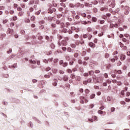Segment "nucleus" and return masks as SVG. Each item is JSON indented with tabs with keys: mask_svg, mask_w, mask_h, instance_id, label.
<instances>
[{
	"mask_svg": "<svg viewBox=\"0 0 130 130\" xmlns=\"http://www.w3.org/2000/svg\"><path fill=\"white\" fill-rule=\"evenodd\" d=\"M107 5L111 8H114L115 7V0H109L107 2Z\"/></svg>",
	"mask_w": 130,
	"mask_h": 130,
	"instance_id": "1",
	"label": "nucleus"
},
{
	"mask_svg": "<svg viewBox=\"0 0 130 130\" xmlns=\"http://www.w3.org/2000/svg\"><path fill=\"white\" fill-rule=\"evenodd\" d=\"M119 45L121 48H122V50H126V49H127V47L124 46V44H123L122 43L120 42Z\"/></svg>",
	"mask_w": 130,
	"mask_h": 130,
	"instance_id": "2",
	"label": "nucleus"
},
{
	"mask_svg": "<svg viewBox=\"0 0 130 130\" xmlns=\"http://www.w3.org/2000/svg\"><path fill=\"white\" fill-rule=\"evenodd\" d=\"M13 33H14V30L11 29V28H9L7 29V34H8V35L11 34L12 35V34H13Z\"/></svg>",
	"mask_w": 130,
	"mask_h": 130,
	"instance_id": "3",
	"label": "nucleus"
},
{
	"mask_svg": "<svg viewBox=\"0 0 130 130\" xmlns=\"http://www.w3.org/2000/svg\"><path fill=\"white\" fill-rule=\"evenodd\" d=\"M61 45H62L63 46H67V45H68V42H67V41L63 40L61 42Z\"/></svg>",
	"mask_w": 130,
	"mask_h": 130,
	"instance_id": "4",
	"label": "nucleus"
},
{
	"mask_svg": "<svg viewBox=\"0 0 130 130\" xmlns=\"http://www.w3.org/2000/svg\"><path fill=\"white\" fill-rule=\"evenodd\" d=\"M123 42H125V45H128L129 44V41L126 40L125 38H123L122 39Z\"/></svg>",
	"mask_w": 130,
	"mask_h": 130,
	"instance_id": "5",
	"label": "nucleus"
},
{
	"mask_svg": "<svg viewBox=\"0 0 130 130\" xmlns=\"http://www.w3.org/2000/svg\"><path fill=\"white\" fill-rule=\"evenodd\" d=\"M114 74H118L119 75H121V74H122V72H121V70H114Z\"/></svg>",
	"mask_w": 130,
	"mask_h": 130,
	"instance_id": "6",
	"label": "nucleus"
},
{
	"mask_svg": "<svg viewBox=\"0 0 130 130\" xmlns=\"http://www.w3.org/2000/svg\"><path fill=\"white\" fill-rule=\"evenodd\" d=\"M89 46H90V47H92V48H94V47H95V44L93 43V42H90L88 44Z\"/></svg>",
	"mask_w": 130,
	"mask_h": 130,
	"instance_id": "7",
	"label": "nucleus"
},
{
	"mask_svg": "<svg viewBox=\"0 0 130 130\" xmlns=\"http://www.w3.org/2000/svg\"><path fill=\"white\" fill-rule=\"evenodd\" d=\"M121 60H124L125 59V56L123 54H121L120 57Z\"/></svg>",
	"mask_w": 130,
	"mask_h": 130,
	"instance_id": "8",
	"label": "nucleus"
},
{
	"mask_svg": "<svg viewBox=\"0 0 130 130\" xmlns=\"http://www.w3.org/2000/svg\"><path fill=\"white\" fill-rule=\"evenodd\" d=\"M98 113H99V114H103L104 113V115H105V114H106V112H103L101 110H99L98 111Z\"/></svg>",
	"mask_w": 130,
	"mask_h": 130,
	"instance_id": "9",
	"label": "nucleus"
},
{
	"mask_svg": "<svg viewBox=\"0 0 130 130\" xmlns=\"http://www.w3.org/2000/svg\"><path fill=\"white\" fill-rule=\"evenodd\" d=\"M63 81H68V80H69V78L67 76L64 75L63 78Z\"/></svg>",
	"mask_w": 130,
	"mask_h": 130,
	"instance_id": "10",
	"label": "nucleus"
},
{
	"mask_svg": "<svg viewBox=\"0 0 130 130\" xmlns=\"http://www.w3.org/2000/svg\"><path fill=\"white\" fill-rule=\"evenodd\" d=\"M54 83H53V86H57V83H56V82H57V80L56 79H54Z\"/></svg>",
	"mask_w": 130,
	"mask_h": 130,
	"instance_id": "11",
	"label": "nucleus"
},
{
	"mask_svg": "<svg viewBox=\"0 0 130 130\" xmlns=\"http://www.w3.org/2000/svg\"><path fill=\"white\" fill-rule=\"evenodd\" d=\"M67 72L68 73V74H72V73H73V71L70 69H68L67 70Z\"/></svg>",
	"mask_w": 130,
	"mask_h": 130,
	"instance_id": "12",
	"label": "nucleus"
},
{
	"mask_svg": "<svg viewBox=\"0 0 130 130\" xmlns=\"http://www.w3.org/2000/svg\"><path fill=\"white\" fill-rule=\"evenodd\" d=\"M89 76H93L94 75V71H89Z\"/></svg>",
	"mask_w": 130,
	"mask_h": 130,
	"instance_id": "13",
	"label": "nucleus"
},
{
	"mask_svg": "<svg viewBox=\"0 0 130 130\" xmlns=\"http://www.w3.org/2000/svg\"><path fill=\"white\" fill-rule=\"evenodd\" d=\"M88 37V40H91V39H92V37H93V36H92V35H89L88 36H87Z\"/></svg>",
	"mask_w": 130,
	"mask_h": 130,
	"instance_id": "14",
	"label": "nucleus"
},
{
	"mask_svg": "<svg viewBox=\"0 0 130 130\" xmlns=\"http://www.w3.org/2000/svg\"><path fill=\"white\" fill-rule=\"evenodd\" d=\"M90 99H93L95 98V94H94V93L91 94L90 96Z\"/></svg>",
	"mask_w": 130,
	"mask_h": 130,
	"instance_id": "15",
	"label": "nucleus"
},
{
	"mask_svg": "<svg viewBox=\"0 0 130 130\" xmlns=\"http://www.w3.org/2000/svg\"><path fill=\"white\" fill-rule=\"evenodd\" d=\"M101 11H102V12H104V11L105 12H106V11H107V8H101Z\"/></svg>",
	"mask_w": 130,
	"mask_h": 130,
	"instance_id": "16",
	"label": "nucleus"
},
{
	"mask_svg": "<svg viewBox=\"0 0 130 130\" xmlns=\"http://www.w3.org/2000/svg\"><path fill=\"white\" fill-rule=\"evenodd\" d=\"M87 31L88 32H92V28L90 27L87 28Z\"/></svg>",
	"mask_w": 130,
	"mask_h": 130,
	"instance_id": "17",
	"label": "nucleus"
},
{
	"mask_svg": "<svg viewBox=\"0 0 130 130\" xmlns=\"http://www.w3.org/2000/svg\"><path fill=\"white\" fill-rule=\"evenodd\" d=\"M81 24H82V25H87V21H81Z\"/></svg>",
	"mask_w": 130,
	"mask_h": 130,
	"instance_id": "18",
	"label": "nucleus"
},
{
	"mask_svg": "<svg viewBox=\"0 0 130 130\" xmlns=\"http://www.w3.org/2000/svg\"><path fill=\"white\" fill-rule=\"evenodd\" d=\"M23 15H24V12H20L18 13V16L19 17H22V16H23Z\"/></svg>",
	"mask_w": 130,
	"mask_h": 130,
	"instance_id": "19",
	"label": "nucleus"
},
{
	"mask_svg": "<svg viewBox=\"0 0 130 130\" xmlns=\"http://www.w3.org/2000/svg\"><path fill=\"white\" fill-rule=\"evenodd\" d=\"M92 20L93 22H97V18H96V17H92Z\"/></svg>",
	"mask_w": 130,
	"mask_h": 130,
	"instance_id": "20",
	"label": "nucleus"
},
{
	"mask_svg": "<svg viewBox=\"0 0 130 130\" xmlns=\"http://www.w3.org/2000/svg\"><path fill=\"white\" fill-rule=\"evenodd\" d=\"M66 60H67L69 61L70 59H71V57H70V56H69V55H67V56H66Z\"/></svg>",
	"mask_w": 130,
	"mask_h": 130,
	"instance_id": "21",
	"label": "nucleus"
},
{
	"mask_svg": "<svg viewBox=\"0 0 130 130\" xmlns=\"http://www.w3.org/2000/svg\"><path fill=\"white\" fill-rule=\"evenodd\" d=\"M84 99H83V97L81 98V100L80 101V103L81 104H84L85 103V101H84Z\"/></svg>",
	"mask_w": 130,
	"mask_h": 130,
	"instance_id": "22",
	"label": "nucleus"
},
{
	"mask_svg": "<svg viewBox=\"0 0 130 130\" xmlns=\"http://www.w3.org/2000/svg\"><path fill=\"white\" fill-rule=\"evenodd\" d=\"M71 47L72 48H76V44H71Z\"/></svg>",
	"mask_w": 130,
	"mask_h": 130,
	"instance_id": "23",
	"label": "nucleus"
},
{
	"mask_svg": "<svg viewBox=\"0 0 130 130\" xmlns=\"http://www.w3.org/2000/svg\"><path fill=\"white\" fill-rule=\"evenodd\" d=\"M12 19L13 21H17V20L18 19V17H17V16H13Z\"/></svg>",
	"mask_w": 130,
	"mask_h": 130,
	"instance_id": "24",
	"label": "nucleus"
},
{
	"mask_svg": "<svg viewBox=\"0 0 130 130\" xmlns=\"http://www.w3.org/2000/svg\"><path fill=\"white\" fill-rule=\"evenodd\" d=\"M35 16H31L30 18L31 21H35Z\"/></svg>",
	"mask_w": 130,
	"mask_h": 130,
	"instance_id": "25",
	"label": "nucleus"
},
{
	"mask_svg": "<svg viewBox=\"0 0 130 130\" xmlns=\"http://www.w3.org/2000/svg\"><path fill=\"white\" fill-rule=\"evenodd\" d=\"M112 27H115V28H117L118 27V24H112Z\"/></svg>",
	"mask_w": 130,
	"mask_h": 130,
	"instance_id": "26",
	"label": "nucleus"
},
{
	"mask_svg": "<svg viewBox=\"0 0 130 130\" xmlns=\"http://www.w3.org/2000/svg\"><path fill=\"white\" fill-rule=\"evenodd\" d=\"M105 57L106 58H108V57H109V54L108 53H106L105 55Z\"/></svg>",
	"mask_w": 130,
	"mask_h": 130,
	"instance_id": "27",
	"label": "nucleus"
},
{
	"mask_svg": "<svg viewBox=\"0 0 130 130\" xmlns=\"http://www.w3.org/2000/svg\"><path fill=\"white\" fill-rule=\"evenodd\" d=\"M62 66H63V68H66V67H68V63L67 62L63 63Z\"/></svg>",
	"mask_w": 130,
	"mask_h": 130,
	"instance_id": "28",
	"label": "nucleus"
},
{
	"mask_svg": "<svg viewBox=\"0 0 130 130\" xmlns=\"http://www.w3.org/2000/svg\"><path fill=\"white\" fill-rule=\"evenodd\" d=\"M62 32L63 33H67L68 32V29H66V28H64L62 29Z\"/></svg>",
	"mask_w": 130,
	"mask_h": 130,
	"instance_id": "29",
	"label": "nucleus"
},
{
	"mask_svg": "<svg viewBox=\"0 0 130 130\" xmlns=\"http://www.w3.org/2000/svg\"><path fill=\"white\" fill-rule=\"evenodd\" d=\"M81 16H82V17H83V18H86V13H81Z\"/></svg>",
	"mask_w": 130,
	"mask_h": 130,
	"instance_id": "30",
	"label": "nucleus"
},
{
	"mask_svg": "<svg viewBox=\"0 0 130 130\" xmlns=\"http://www.w3.org/2000/svg\"><path fill=\"white\" fill-rule=\"evenodd\" d=\"M34 3H35V2H34V0H31L29 2V5H34Z\"/></svg>",
	"mask_w": 130,
	"mask_h": 130,
	"instance_id": "31",
	"label": "nucleus"
},
{
	"mask_svg": "<svg viewBox=\"0 0 130 130\" xmlns=\"http://www.w3.org/2000/svg\"><path fill=\"white\" fill-rule=\"evenodd\" d=\"M89 92H90V90H89V89H86L85 90V92L86 94H89Z\"/></svg>",
	"mask_w": 130,
	"mask_h": 130,
	"instance_id": "32",
	"label": "nucleus"
},
{
	"mask_svg": "<svg viewBox=\"0 0 130 130\" xmlns=\"http://www.w3.org/2000/svg\"><path fill=\"white\" fill-rule=\"evenodd\" d=\"M69 64L70 66H73V64H74V61L73 60L70 61L69 62Z\"/></svg>",
	"mask_w": 130,
	"mask_h": 130,
	"instance_id": "33",
	"label": "nucleus"
},
{
	"mask_svg": "<svg viewBox=\"0 0 130 130\" xmlns=\"http://www.w3.org/2000/svg\"><path fill=\"white\" fill-rule=\"evenodd\" d=\"M70 78H71V79H75V75H74V74H71V76H70Z\"/></svg>",
	"mask_w": 130,
	"mask_h": 130,
	"instance_id": "34",
	"label": "nucleus"
},
{
	"mask_svg": "<svg viewBox=\"0 0 130 130\" xmlns=\"http://www.w3.org/2000/svg\"><path fill=\"white\" fill-rule=\"evenodd\" d=\"M74 56V57H77L78 56H79V53H75Z\"/></svg>",
	"mask_w": 130,
	"mask_h": 130,
	"instance_id": "35",
	"label": "nucleus"
},
{
	"mask_svg": "<svg viewBox=\"0 0 130 130\" xmlns=\"http://www.w3.org/2000/svg\"><path fill=\"white\" fill-rule=\"evenodd\" d=\"M50 70H51V68H50V67H47L46 69V72H48V71H50Z\"/></svg>",
	"mask_w": 130,
	"mask_h": 130,
	"instance_id": "36",
	"label": "nucleus"
},
{
	"mask_svg": "<svg viewBox=\"0 0 130 130\" xmlns=\"http://www.w3.org/2000/svg\"><path fill=\"white\" fill-rule=\"evenodd\" d=\"M79 42L81 44H84V43H85L84 40H81Z\"/></svg>",
	"mask_w": 130,
	"mask_h": 130,
	"instance_id": "37",
	"label": "nucleus"
},
{
	"mask_svg": "<svg viewBox=\"0 0 130 130\" xmlns=\"http://www.w3.org/2000/svg\"><path fill=\"white\" fill-rule=\"evenodd\" d=\"M10 27H14V26H15V23H14V22H11L10 23Z\"/></svg>",
	"mask_w": 130,
	"mask_h": 130,
	"instance_id": "38",
	"label": "nucleus"
},
{
	"mask_svg": "<svg viewBox=\"0 0 130 130\" xmlns=\"http://www.w3.org/2000/svg\"><path fill=\"white\" fill-rule=\"evenodd\" d=\"M74 38H75L76 39H78V38L79 37V35L78 34H75L74 36Z\"/></svg>",
	"mask_w": 130,
	"mask_h": 130,
	"instance_id": "39",
	"label": "nucleus"
},
{
	"mask_svg": "<svg viewBox=\"0 0 130 130\" xmlns=\"http://www.w3.org/2000/svg\"><path fill=\"white\" fill-rule=\"evenodd\" d=\"M30 63H36V61H35V60H30Z\"/></svg>",
	"mask_w": 130,
	"mask_h": 130,
	"instance_id": "40",
	"label": "nucleus"
},
{
	"mask_svg": "<svg viewBox=\"0 0 130 130\" xmlns=\"http://www.w3.org/2000/svg\"><path fill=\"white\" fill-rule=\"evenodd\" d=\"M117 65L118 67H119V66H121V62H120V61H118Z\"/></svg>",
	"mask_w": 130,
	"mask_h": 130,
	"instance_id": "41",
	"label": "nucleus"
},
{
	"mask_svg": "<svg viewBox=\"0 0 130 130\" xmlns=\"http://www.w3.org/2000/svg\"><path fill=\"white\" fill-rule=\"evenodd\" d=\"M48 13H49V14H52V13H53V11L51 9H49Z\"/></svg>",
	"mask_w": 130,
	"mask_h": 130,
	"instance_id": "42",
	"label": "nucleus"
},
{
	"mask_svg": "<svg viewBox=\"0 0 130 130\" xmlns=\"http://www.w3.org/2000/svg\"><path fill=\"white\" fill-rule=\"evenodd\" d=\"M59 74H61V75L64 74V72H63V71H62V70H59Z\"/></svg>",
	"mask_w": 130,
	"mask_h": 130,
	"instance_id": "43",
	"label": "nucleus"
},
{
	"mask_svg": "<svg viewBox=\"0 0 130 130\" xmlns=\"http://www.w3.org/2000/svg\"><path fill=\"white\" fill-rule=\"evenodd\" d=\"M78 63L79 64H82V63H83V61H82L81 59L78 60Z\"/></svg>",
	"mask_w": 130,
	"mask_h": 130,
	"instance_id": "44",
	"label": "nucleus"
},
{
	"mask_svg": "<svg viewBox=\"0 0 130 130\" xmlns=\"http://www.w3.org/2000/svg\"><path fill=\"white\" fill-rule=\"evenodd\" d=\"M93 5H97L98 4V1H94V2H92Z\"/></svg>",
	"mask_w": 130,
	"mask_h": 130,
	"instance_id": "45",
	"label": "nucleus"
},
{
	"mask_svg": "<svg viewBox=\"0 0 130 130\" xmlns=\"http://www.w3.org/2000/svg\"><path fill=\"white\" fill-rule=\"evenodd\" d=\"M60 25H61V28H63V27H64V23H63V22H61Z\"/></svg>",
	"mask_w": 130,
	"mask_h": 130,
	"instance_id": "46",
	"label": "nucleus"
},
{
	"mask_svg": "<svg viewBox=\"0 0 130 130\" xmlns=\"http://www.w3.org/2000/svg\"><path fill=\"white\" fill-rule=\"evenodd\" d=\"M34 11V9L32 7L29 8V11L30 12V13H32V12H33Z\"/></svg>",
	"mask_w": 130,
	"mask_h": 130,
	"instance_id": "47",
	"label": "nucleus"
},
{
	"mask_svg": "<svg viewBox=\"0 0 130 130\" xmlns=\"http://www.w3.org/2000/svg\"><path fill=\"white\" fill-rule=\"evenodd\" d=\"M70 8H75V5H74L73 4H71L70 5Z\"/></svg>",
	"mask_w": 130,
	"mask_h": 130,
	"instance_id": "48",
	"label": "nucleus"
},
{
	"mask_svg": "<svg viewBox=\"0 0 130 130\" xmlns=\"http://www.w3.org/2000/svg\"><path fill=\"white\" fill-rule=\"evenodd\" d=\"M104 76L105 78H108V74H107V73H105L104 74Z\"/></svg>",
	"mask_w": 130,
	"mask_h": 130,
	"instance_id": "49",
	"label": "nucleus"
},
{
	"mask_svg": "<svg viewBox=\"0 0 130 130\" xmlns=\"http://www.w3.org/2000/svg\"><path fill=\"white\" fill-rule=\"evenodd\" d=\"M25 23H30V19H25Z\"/></svg>",
	"mask_w": 130,
	"mask_h": 130,
	"instance_id": "50",
	"label": "nucleus"
},
{
	"mask_svg": "<svg viewBox=\"0 0 130 130\" xmlns=\"http://www.w3.org/2000/svg\"><path fill=\"white\" fill-rule=\"evenodd\" d=\"M45 78H46V79H49L50 78V76L49 75H45Z\"/></svg>",
	"mask_w": 130,
	"mask_h": 130,
	"instance_id": "51",
	"label": "nucleus"
},
{
	"mask_svg": "<svg viewBox=\"0 0 130 130\" xmlns=\"http://www.w3.org/2000/svg\"><path fill=\"white\" fill-rule=\"evenodd\" d=\"M51 26L53 28H55V27H56V24H54V23H52L51 24Z\"/></svg>",
	"mask_w": 130,
	"mask_h": 130,
	"instance_id": "52",
	"label": "nucleus"
},
{
	"mask_svg": "<svg viewBox=\"0 0 130 130\" xmlns=\"http://www.w3.org/2000/svg\"><path fill=\"white\" fill-rule=\"evenodd\" d=\"M17 11H18L19 12H21L22 11V8L21 7H18Z\"/></svg>",
	"mask_w": 130,
	"mask_h": 130,
	"instance_id": "53",
	"label": "nucleus"
},
{
	"mask_svg": "<svg viewBox=\"0 0 130 130\" xmlns=\"http://www.w3.org/2000/svg\"><path fill=\"white\" fill-rule=\"evenodd\" d=\"M115 111V108H111V111L112 112H113V111Z\"/></svg>",
	"mask_w": 130,
	"mask_h": 130,
	"instance_id": "54",
	"label": "nucleus"
},
{
	"mask_svg": "<svg viewBox=\"0 0 130 130\" xmlns=\"http://www.w3.org/2000/svg\"><path fill=\"white\" fill-rule=\"evenodd\" d=\"M125 101L126 102H130V99H129L126 98V99H125Z\"/></svg>",
	"mask_w": 130,
	"mask_h": 130,
	"instance_id": "55",
	"label": "nucleus"
},
{
	"mask_svg": "<svg viewBox=\"0 0 130 130\" xmlns=\"http://www.w3.org/2000/svg\"><path fill=\"white\" fill-rule=\"evenodd\" d=\"M83 84H84V85H87V84H88V81H83Z\"/></svg>",
	"mask_w": 130,
	"mask_h": 130,
	"instance_id": "56",
	"label": "nucleus"
},
{
	"mask_svg": "<svg viewBox=\"0 0 130 130\" xmlns=\"http://www.w3.org/2000/svg\"><path fill=\"white\" fill-rule=\"evenodd\" d=\"M117 84L118 86H121V85H122V83L121 82H117Z\"/></svg>",
	"mask_w": 130,
	"mask_h": 130,
	"instance_id": "57",
	"label": "nucleus"
},
{
	"mask_svg": "<svg viewBox=\"0 0 130 130\" xmlns=\"http://www.w3.org/2000/svg\"><path fill=\"white\" fill-rule=\"evenodd\" d=\"M111 61L112 62H115V58H112V59H111Z\"/></svg>",
	"mask_w": 130,
	"mask_h": 130,
	"instance_id": "58",
	"label": "nucleus"
},
{
	"mask_svg": "<svg viewBox=\"0 0 130 130\" xmlns=\"http://www.w3.org/2000/svg\"><path fill=\"white\" fill-rule=\"evenodd\" d=\"M70 23H69V22H67L66 23V27H67V28H68V27H69V26H70Z\"/></svg>",
	"mask_w": 130,
	"mask_h": 130,
	"instance_id": "59",
	"label": "nucleus"
},
{
	"mask_svg": "<svg viewBox=\"0 0 130 130\" xmlns=\"http://www.w3.org/2000/svg\"><path fill=\"white\" fill-rule=\"evenodd\" d=\"M12 53V49H9L8 51H7V53Z\"/></svg>",
	"mask_w": 130,
	"mask_h": 130,
	"instance_id": "60",
	"label": "nucleus"
},
{
	"mask_svg": "<svg viewBox=\"0 0 130 130\" xmlns=\"http://www.w3.org/2000/svg\"><path fill=\"white\" fill-rule=\"evenodd\" d=\"M83 38H87V37H88V35L87 34L83 35Z\"/></svg>",
	"mask_w": 130,
	"mask_h": 130,
	"instance_id": "61",
	"label": "nucleus"
},
{
	"mask_svg": "<svg viewBox=\"0 0 130 130\" xmlns=\"http://www.w3.org/2000/svg\"><path fill=\"white\" fill-rule=\"evenodd\" d=\"M94 73H95V74H99V73H100V71H99V70H95L94 71Z\"/></svg>",
	"mask_w": 130,
	"mask_h": 130,
	"instance_id": "62",
	"label": "nucleus"
},
{
	"mask_svg": "<svg viewBox=\"0 0 130 130\" xmlns=\"http://www.w3.org/2000/svg\"><path fill=\"white\" fill-rule=\"evenodd\" d=\"M35 4L36 5H38L39 4V0H36L35 2Z\"/></svg>",
	"mask_w": 130,
	"mask_h": 130,
	"instance_id": "63",
	"label": "nucleus"
},
{
	"mask_svg": "<svg viewBox=\"0 0 130 130\" xmlns=\"http://www.w3.org/2000/svg\"><path fill=\"white\" fill-rule=\"evenodd\" d=\"M121 94H122V96H123L124 95V90H121Z\"/></svg>",
	"mask_w": 130,
	"mask_h": 130,
	"instance_id": "64",
	"label": "nucleus"
}]
</instances>
